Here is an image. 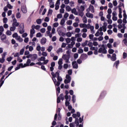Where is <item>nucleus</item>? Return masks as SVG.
Returning <instances> with one entry per match:
<instances>
[{"instance_id":"1","label":"nucleus","mask_w":127,"mask_h":127,"mask_svg":"<svg viewBox=\"0 0 127 127\" xmlns=\"http://www.w3.org/2000/svg\"><path fill=\"white\" fill-rule=\"evenodd\" d=\"M76 9L78 11L79 16L83 17L84 16V11L85 10V6L81 5L80 7L77 6Z\"/></svg>"},{"instance_id":"2","label":"nucleus","mask_w":127,"mask_h":127,"mask_svg":"<svg viewBox=\"0 0 127 127\" xmlns=\"http://www.w3.org/2000/svg\"><path fill=\"white\" fill-rule=\"evenodd\" d=\"M98 53H102V54H107V51L105 47V45H102L98 50Z\"/></svg>"},{"instance_id":"3","label":"nucleus","mask_w":127,"mask_h":127,"mask_svg":"<svg viewBox=\"0 0 127 127\" xmlns=\"http://www.w3.org/2000/svg\"><path fill=\"white\" fill-rule=\"evenodd\" d=\"M12 37L13 38H15L16 40L17 41H18V42H22L23 41V39L20 37V36H18V34L17 33H15L12 35Z\"/></svg>"},{"instance_id":"4","label":"nucleus","mask_w":127,"mask_h":127,"mask_svg":"<svg viewBox=\"0 0 127 127\" xmlns=\"http://www.w3.org/2000/svg\"><path fill=\"white\" fill-rule=\"evenodd\" d=\"M19 32L20 34L24 33V23H21L19 27Z\"/></svg>"},{"instance_id":"5","label":"nucleus","mask_w":127,"mask_h":127,"mask_svg":"<svg viewBox=\"0 0 127 127\" xmlns=\"http://www.w3.org/2000/svg\"><path fill=\"white\" fill-rule=\"evenodd\" d=\"M86 11L87 12H90V11H91V12L94 13V12H95V8H94V6H93L92 4H90L89 8L86 9Z\"/></svg>"},{"instance_id":"6","label":"nucleus","mask_w":127,"mask_h":127,"mask_svg":"<svg viewBox=\"0 0 127 127\" xmlns=\"http://www.w3.org/2000/svg\"><path fill=\"white\" fill-rule=\"evenodd\" d=\"M62 58L64 59V60L65 61V63H70V62H69V59H70V56L64 55L63 56Z\"/></svg>"},{"instance_id":"7","label":"nucleus","mask_w":127,"mask_h":127,"mask_svg":"<svg viewBox=\"0 0 127 127\" xmlns=\"http://www.w3.org/2000/svg\"><path fill=\"white\" fill-rule=\"evenodd\" d=\"M19 24H20L19 22H17V20H16V18H14L13 19V23L12 24V25L17 27L19 26Z\"/></svg>"},{"instance_id":"8","label":"nucleus","mask_w":127,"mask_h":127,"mask_svg":"<svg viewBox=\"0 0 127 127\" xmlns=\"http://www.w3.org/2000/svg\"><path fill=\"white\" fill-rule=\"evenodd\" d=\"M52 80L55 86H57L58 87H59V86H60V84H61V83L59 81H57V80H56V78H55V77H53Z\"/></svg>"},{"instance_id":"9","label":"nucleus","mask_w":127,"mask_h":127,"mask_svg":"<svg viewBox=\"0 0 127 127\" xmlns=\"http://www.w3.org/2000/svg\"><path fill=\"white\" fill-rule=\"evenodd\" d=\"M31 29L30 30V38H32L33 37V34H35V30L31 26Z\"/></svg>"},{"instance_id":"10","label":"nucleus","mask_w":127,"mask_h":127,"mask_svg":"<svg viewBox=\"0 0 127 127\" xmlns=\"http://www.w3.org/2000/svg\"><path fill=\"white\" fill-rule=\"evenodd\" d=\"M38 56L37 54H31V61H34L36 60V59L37 58Z\"/></svg>"},{"instance_id":"11","label":"nucleus","mask_w":127,"mask_h":127,"mask_svg":"<svg viewBox=\"0 0 127 127\" xmlns=\"http://www.w3.org/2000/svg\"><path fill=\"white\" fill-rule=\"evenodd\" d=\"M72 117L74 119H75V124H76V126H78L79 125V121H78V118H77V114H73Z\"/></svg>"},{"instance_id":"12","label":"nucleus","mask_w":127,"mask_h":127,"mask_svg":"<svg viewBox=\"0 0 127 127\" xmlns=\"http://www.w3.org/2000/svg\"><path fill=\"white\" fill-rule=\"evenodd\" d=\"M5 55H6V53H4L2 55V58L0 59V63H3V62H4V61H5L4 58H5Z\"/></svg>"},{"instance_id":"13","label":"nucleus","mask_w":127,"mask_h":127,"mask_svg":"<svg viewBox=\"0 0 127 127\" xmlns=\"http://www.w3.org/2000/svg\"><path fill=\"white\" fill-rule=\"evenodd\" d=\"M72 67L74 69H78L79 67V66L78 65V64H77V62H73L72 63Z\"/></svg>"},{"instance_id":"14","label":"nucleus","mask_w":127,"mask_h":127,"mask_svg":"<svg viewBox=\"0 0 127 127\" xmlns=\"http://www.w3.org/2000/svg\"><path fill=\"white\" fill-rule=\"evenodd\" d=\"M71 13H73L75 15H79V11H77V10L75 8L71 10Z\"/></svg>"},{"instance_id":"15","label":"nucleus","mask_w":127,"mask_h":127,"mask_svg":"<svg viewBox=\"0 0 127 127\" xmlns=\"http://www.w3.org/2000/svg\"><path fill=\"white\" fill-rule=\"evenodd\" d=\"M86 16L87 17H88L89 18H93V17H94V15L91 13H90L89 12H87L86 13Z\"/></svg>"},{"instance_id":"16","label":"nucleus","mask_w":127,"mask_h":127,"mask_svg":"<svg viewBox=\"0 0 127 127\" xmlns=\"http://www.w3.org/2000/svg\"><path fill=\"white\" fill-rule=\"evenodd\" d=\"M100 35H101V36H103V35H104V33H103V32H100V31L98 30L96 33L95 34V36L98 37L100 36Z\"/></svg>"},{"instance_id":"17","label":"nucleus","mask_w":127,"mask_h":127,"mask_svg":"<svg viewBox=\"0 0 127 127\" xmlns=\"http://www.w3.org/2000/svg\"><path fill=\"white\" fill-rule=\"evenodd\" d=\"M80 57H81V59H82V60H86V59H87V58H88V55H87V54H83L81 55Z\"/></svg>"},{"instance_id":"18","label":"nucleus","mask_w":127,"mask_h":127,"mask_svg":"<svg viewBox=\"0 0 127 127\" xmlns=\"http://www.w3.org/2000/svg\"><path fill=\"white\" fill-rule=\"evenodd\" d=\"M111 61H116L117 60V55L116 54H113L112 56L111 57Z\"/></svg>"},{"instance_id":"19","label":"nucleus","mask_w":127,"mask_h":127,"mask_svg":"<svg viewBox=\"0 0 127 127\" xmlns=\"http://www.w3.org/2000/svg\"><path fill=\"white\" fill-rule=\"evenodd\" d=\"M46 41H47V40L46 39V38H43L41 40V44H42V45H44V44H45V43H46Z\"/></svg>"},{"instance_id":"20","label":"nucleus","mask_w":127,"mask_h":127,"mask_svg":"<svg viewBox=\"0 0 127 127\" xmlns=\"http://www.w3.org/2000/svg\"><path fill=\"white\" fill-rule=\"evenodd\" d=\"M46 36H49L50 38H52L53 35L52 33H50V31L47 30L46 31Z\"/></svg>"},{"instance_id":"21","label":"nucleus","mask_w":127,"mask_h":127,"mask_svg":"<svg viewBox=\"0 0 127 127\" xmlns=\"http://www.w3.org/2000/svg\"><path fill=\"white\" fill-rule=\"evenodd\" d=\"M32 27H33L34 29H36L37 30H38L40 29V25H37L35 26V25L34 24L32 25Z\"/></svg>"},{"instance_id":"22","label":"nucleus","mask_w":127,"mask_h":127,"mask_svg":"<svg viewBox=\"0 0 127 127\" xmlns=\"http://www.w3.org/2000/svg\"><path fill=\"white\" fill-rule=\"evenodd\" d=\"M21 10L23 13H26V12H27V10H26V7L25 6H22Z\"/></svg>"},{"instance_id":"23","label":"nucleus","mask_w":127,"mask_h":127,"mask_svg":"<svg viewBox=\"0 0 127 127\" xmlns=\"http://www.w3.org/2000/svg\"><path fill=\"white\" fill-rule=\"evenodd\" d=\"M1 40H2V41H3V40H5V39H6V35H4V34H2L1 37Z\"/></svg>"},{"instance_id":"24","label":"nucleus","mask_w":127,"mask_h":127,"mask_svg":"<svg viewBox=\"0 0 127 127\" xmlns=\"http://www.w3.org/2000/svg\"><path fill=\"white\" fill-rule=\"evenodd\" d=\"M95 27H94V26H91L90 27V28H89L91 30V33L92 34H94L95 33V30H94Z\"/></svg>"},{"instance_id":"25","label":"nucleus","mask_w":127,"mask_h":127,"mask_svg":"<svg viewBox=\"0 0 127 127\" xmlns=\"http://www.w3.org/2000/svg\"><path fill=\"white\" fill-rule=\"evenodd\" d=\"M64 97L66 101H71V96L65 95Z\"/></svg>"},{"instance_id":"26","label":"nucleus","mask_w":127,"mask_h":127,"mask_svg":"<svg viewBox=\"0 0 127 127\" xmlns=\"http://www.w3.org/2000/svg\"><path fill=\"white\" fill-rule=\"evenodd\" d=\"M119 64H120V61H116L114 63V66L116 65V67L117 69H118V67H119Z\"/></svg>"},{"instance_id":"27","label":"nucleus","mask_w":127,"mask_h":127,"mask_svg":"<svg viewBox=\"0 0 127 127\" xmlns=\"http://www.w3.org/2000/svg\"><path fill=\"white\" fill-rule=\"evenodd\" d=\"M88 45V41L86 40L84 43L81 44V46L82 47H85V46H87Z\"/></svg>"},{"instance_id":"28","label":"nucleus","mask_w":127,"mask_h":127,"mask_svg":"<svg viewBox=\"0 0 127 127\" xmlns=\"http://www.w3.org/2000/svg\"><path fill=\"white\" fill-rule=\"evenodd\" d=\"M123 17H124L123 20V24H126L127 23V16H123Z\"/></svg>"},{"instance_id":"29","label":"nucleus","mask_w":127,"mask_h":127,"mask_svg":"<svg viewBox=\"0 0 127 127\" xmlns=\"http://www.w3.org/2000/svg\"><path fill=\"white\" fill-rule=\"evenodd\" d=\"M119 18H122L123 17V15H122V8H119Z\"/></svg>"},{"instance_id":"30","label":"nucleus","mask_w":127,"mask_h":127,"mask_svg":"<svg viewBox=\"0 0 127 127\" xmlns=\"http://www.w3.org/2000/svg\"><path fill=\"white\" fill-rule=\"evenodd\" d=\"M37 60L39 62H40V61H44L45 60V57H42L41 58H38Z\"/></svg>"},{"instance_id":"31","label":"nucleus","mask_w":127,"mask_h":127,"mask_svg":"<svg viewBox=\"0 0 127 127\" xmlns=\"http://www.w3.org/2000/svg\"><path fill=\"white\" fill-rule=\"evenodd\" d=\"M16 18H20L21 17V14L19 12H17L16 14Z\"/></svg>"},{"instance_id":"32","label":"nucleus","mask_w":127,"mask_h":127,"mask_svg":"<svg viewBox=\"0 0 127 127\" xmlns=\"http://www.w3.org/2000/svg\"><path fill=\"white\" fill-rule=\"evenodd\" d=\"M63 52V49L62 48H60L57 51V53L59 54V53H62Z\"/></svg>"},{"instance_id":"33","label":"nucleus","mask_w":127,"mask_h":127,"mask_svg":"<svg viewBox=\"0 0 127 127\" xmlns=\"http://www.w3.org/2000/svg\"><path fill=\"white\" fill-rule=\"evenodd\" d=\"M66 11H71V10H72L71 7H70L69 5H67L66 6Z\"/></svg>"},{"instance_id":"34","label":"nucleus","mask_w":127,"mask_h":127,"mask_svg":"<svg viewBox=\"0 0 127 127\" xmlns=\"http://www.w3.org/2000/svg\"><path fill=\"white\" fill-rule=\"evenodd\" d=\"M79 26L81 28H86V24L81 23L79 24Z\"/></svg>"},{"instance_id":"35","label":"nucleus","mask_w":127,"mask_h":127,"mask_svg":"<svg viewBox=\"0 0 127 127\" xmlns=\"http://www.w3.org/2000/svg\"><path fill=\"white\" fill-rule=\"evenodd\" d=\"M58 63L59 65H62V64H63V60L60 59Z\"/></svg>"},{"instance_id":"36","label":"nucleus","mask_w":127,"mask_h":127,"mask_svg":"<svg viewBox=\"0 0 127 127\" xmlns=\"http://www.w3.org/2000/svg\"><path fill=\"white\" fill-rule=\"evenodd\" d=\"M16 29V27L15 26L12 25V26L10 28V31H14Z\"/></svg>"},{"instance_id":"37","label":"nucleus","mask_w":127,"mask_h":127,"mask_svg":"<svg viewBox=\"0 0 127 127\" xmlns=\"http://www.w3.org/2000/svg\"><path fill=\"white\" fill-rule=\"evenodd\" d=\"M65 41L67 44H69V43L71 42V40L69 38H67L66 39H65Z\"/></svg>"},{"instance_id":"38","label":"nucleus","mask_w":127,"mask_h":127,"mask_svg":"<svg viewBox=\"0 0 127 127\" xmlns=\"http://www.w3.org/2000/svg\"><path fill=\"white\" fill-rule=\"evenodd\" d=\"M72 101L73 103H76V96L73 95L72 97Z\"/></svg>"},{"instance_id":"39","label":"nucleus","mask_w":127,"mask_h":127,"mask_svg":"<svg viewBox=\"0 0 127 127\" xmlns=\"http://www.w3.org/2000/svg\"><path fill=\"white\" fill-rule=\"evenodd\" d=\"M65 21H66V19L63 18L61 21V25H64V24L65 23Z\"/></svg>"},{"instance_id":"40","label":"nucleus","mask_w":127,"mask_h":127,"mask_svg":"<svg viewBox=\"0 0 127 127\" xmlns=\"http://www.w3.org/2000/svg\"><path fill=\"white\" fill-rule=\"evenodd\" d=\"M36 22L37 24H41L42 23V20H41V19H38L36 20Z\"/></svg>"},{"instance_id":"41","label":"nucleus","mask_w":127,"mask_h":127,"mask_svg":"<svg viewBox=\"0 0 127 127\" xmlns=\"http://www.w3.org/2000/svg\"><path fill=\"white\" fill-rule=\"evenodd\" d=\"M82 20L84 23H87V17H86V16H83L82 17Z\"/></svg>"},{"instance_id":"42","label":"nucleus","mask_w":127,"mask_h":127,"mask_svg":"<svg viewBox=\"0 0 127 127\" xmlns=\"http://www.w3.org/2000/svg\"><path fill=\"white\" fill-rule=\"evenodd\" d=\"M83 52H84V50H83V49L79 48L78 50V54H81L83 53Z\"/></svg>"},{"instance_id":"43","label":"nucleus","mask_w":127,"mask_h":127,"mask_svg":"<svg viewBox=\"0 0 127 127\" xmlns=\"http://www.w3.org/2000/svg\"><path fill=\"white\" fill-rule=\"evenodd\" d=\"M60 71H58L56 72L55 73V78H56V77H60Z\"/></svg>"},{"instance_id":"44","label":"nucleus","mask_w":127,"mask_h":127,"mask_svg":"<svg viewBox=\"0 0 127 127\" xmlns=\"http://www.w3.org/2000/svg\"><path fill=\"white\" fill-rule=\"evenodd\" d=\"M52 49H53V47H52V46H50L48 48L47 51L48 52H51Z\"/></svg>"},{"instance_id":"45","label":"nucleus","mask_w":127,"mask_h":127,"mask_svg":"<svg viewBox=\"0 0 127 127\" xmlns=\"http://www.w3.org/2000/svg\"><path fill=\"white\" fill-rule=\"evenodd\" d=\"M77 2L78 3H82V4H85L86 3L85 1H84L83 0H78Z\"/></svg>"},{"instance_id":"46","label":"nucleus","mask_w":127,"mask_h":127,"mask_svg":"<svg viewBox=\"0 0 127 127\" xmlns=\"http://www.w3.org/2000/svg\"><path fill=\"white\" fill-rule=\"evenodd\" d=\"M68 17H69V13H65L64 15V18H65L66 20Z\"/></svg>"},{"instance_id":"47","label":"nucleus","mask_w":127,"mask_h":127,"mask_svg":"<svg viewBox=\"0 0 127 127\" xmlns=\"http://www.w3.org/2000/svg\"><path fill=\"white\" fill-rule=\"evenodd\" d=\"M65 35L67 36V37H71L72 36V34L71 32H68L66 33Z\"/></svg>"},{"instance_id":"48","label":"nucleus","mask_w":127,"mask_h":127,"mask_svg":"<svg viewBox=\"0 0 127 127\" xmlns=\"http://www.w3.org/2000/svg\"><path fill=\"white\" fill-rule=\"evenodd\" d=\"M23 53H24V48H23L20 51V55H23Z\"/></svg>"},{"instance_id":"49","label":"nucleus","mask_w":127,"mask_h":127,"mask_svg":"<svg viewBox=\"0 0 127 127\" xmlns=\"http://www.w3.org/2000/svg\"><path fill=\"white\" fill-rule=\"evenodd\" d=\"M70 100H66L65 102V105L66 107H68L70 105V102H69Z\"/></svg>"},{"instance_id":"50","label":"nucleus","mask_w":127,"mask_h":127,"mask_svg":"<svg viewBox=\"0 0 127 127\" xmlns=\"http://www.w3.org/2000/svg\"><path fill=\"white\" fill-rule=\"evenodd\" d=\"M65 78L66 80H68L69 81H71V76L69 74H67L65 76Z\"/></svg>"},{"instance_id":"51","label":"nucleus","mask_w":127,"mask_h":127,"mask_svg":"<svg viewBox=\"0 0 127 127\" xmlns=\"http://www.w3.org/2000/svg\"><path fill=\"white\" fill-rule=\"evenodd\" d=\"M45 31H46V29H45V28H43L40 30V32H41V33H45Z\"/></svg>"},{"instance_id":"52","label":"nucleus","mask_w":127,"mask_h":127,"mask_svg":"<svg viewBox=\"0 0 127 127\" xmlns=\"http://www.w3.org/2000/svg\"><path fill=\"white\" fill-rule=\"evenodd\" d=\"M30 45H31V46H32V47H35V42H32L29 43Z\"/></svg>"},{"instance_id":"53","label":"nucleus","mask_w":127,"mask_h":127,"mask_svg":"<svg viewBox=\"0 0 127 127\" xmlns=\"http://www.w3.org/2000/svg\"><path fill=\"white\" fill-rule=\"evenodd\" d=\"M108 52L109 54H113L115 51L113 49H109Z\"/></svg>"},{"instance_id":"54","label":"nucleus","mask_w":127,"mask_h":127,"mask_svg":"<svg viewBox=\"0 0 127 127\" xmlns=\"http://www.w3.org/2000/svg\"><path fill=\"white\" fill-rule=\"evenodd\" d=\"M80 31H81V29H80V28H75V32H76V33H79Z\"/></svg>"},{"instance_id":"55","label":"nucleus","mask_w":127,"mask_h":127,"mask_svg":"<svg viewBox=\"0 0 127 127\" xmlns=\"http://www.w3.org/2000/svg\"><path fill=\"white\" fill-rule=\"evenodd\" d=\"M57 80H58V82H62V77H61V76H58L57 77Z\"/></svg>"},{"instance_id":"56","label":"nucleus","mask_w":127,"mask_h":127,"mask_svg":"<svg viewBox=\"0 0 127 127\" xmlns=\"http://www.w3.org/2000/svg\"><path fill=\"white\" fill-rule=\"evenodd\" d=\"M68 67H69V65L67 64H64V69H67Z\"/></svg>"},{"instance_id":"57","label":"nucleus","mask_w":127,"mask_h":127,"mask_svg":"<svg viewBox=\"0 0 127 127\" xmlns=\"http://www.w3.org/2000/svg\"><path fill=\"white\" fill-rule=\"evenodd\" d=\"M58 94H60V87H58L57 88V95L58 96Z\"/></svg>"},{"instance_id":"58","label":"nucleus","mask_w":127,"mask_h":127,"mask_svg":"<svg viewBox=\"0 0 127 127\" xmlns=\"http://www.w3.org/2000/svg\"><path fill=\"white\" fill-rule=\"evenodd\" d=\"M57 18H62V17H63V15H62V14L60 13L57 15Z\"/></svg>"},{"instance_id":"59","label":"nucleus","mask_w":127,"mask_h":127,"mask_svg":"<svg viewBox=\"0 0 127 127\" xmlns=\"http://www.w3.org/2000/svg\"><path fill=\"white\" fill-rule=\"evenodd\" d=\"M123 42H124V44L127 46V38H125L123 40Z\"/></svg>"},{"instance_id":"60","label":"nucleus","mask_w":127,"mask_h":127,"mask_svg":"<svg viewBox=\"0 0 127 127\" xmlns=\"http://www.w3.org/2000/svg\"><path fill=\"white\" fill-rule=\"evenodd\" d=\"M73 25L74 27H78L79 26V24L77 22L73 23Z\"/></svg>"},{"instance_id":"61","label":"nucleus","mask_w":127,"mask_h":127,"mask_svg":"<svg viewBox=\"0 0 127 127\" xmlns=\"http://www.w3.org/2000/svg\"><path fill=\"white\" fill-rule=\"evenodd\" d=\"M72 20H67L66 22V24L67 25H71L72 24Z\"/></svg>"},{"instance_id":"62","label":"nucleus","mask_w":127,"mask_h":127,"mask_svg":"<svg viewBox=\"0 0 127 127\" xmlns=\"http://www.w3.org/2000/svg\"><path fill=\"white\" fill-rule=\"evenodd\" d=\"M127 53L124 52L123 53V59H126L127 58Z\"/></svg>"},{"instance_id":"63","label":"nucleus","mask_w":127,"mask_h":127,"mask_svg":"<svg viewBox=\"0 0 127 127\" xmlns=\"http://www.w3.org/2000/svg\"><path fill=\"white\" fill-rule=\"evenodd\" d=\"M107 33L109 35H111V34L113 33V31L112 30H108L107 31Z\"/></svg>"},{"instance_id":"64","label":"nucleus","mask_w":127,"mask_h":127,"mask_svg":"<svg viewBox=\"0 0 127 127\" xmlns=\"http://www.w3.org/2000/svg\"><path fill=\"white\" fill-rule=\"evenodd\" d=\"M6 35H11V31L8 30L6 32Z\"/></svg>"}]
</instances>
